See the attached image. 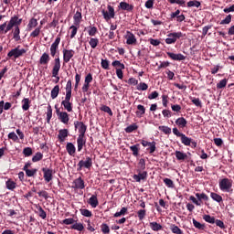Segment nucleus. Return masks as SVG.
<instances>
[{"instance_id": "1", "label": "nucleus", "mask_w": 234, "mask_h": 234, "mask_svg": "<svg viewBox=\"0 0 234 234\" xmlns=\"http://www.w3.org/2000/svg\"><path fill=\"white\" fill-rule=\"evenodd\" d=\"M21 23H23V19L19 18V16H12L6 26L5 34H7V32H10V30H12L13 38L15 39V41H21V29L19 28Z\"/></svg>"}, {"instance_id": "2", "label": "nucleus", "mask_w": 234, "mask_h": 234, "mask_svg": "<svg viewBox=\"0 0 234 234\" xmlns=\"http://www.w3.org/2000/svg\"><path fill=\"white\" fill-rule=\"evenodd\" d=\"M72 80H69L66 84L65 100L61 101V105L68 112H72Z\"/></svg>"}, {"instance_id": "3", "label": "nucleus", "mask_w": 234, "mask_h": 234, "mask_svg": "<svg viewBox=\"0 0 234 234\" xmlns=\"http://www.w3.org/2000/svg\"><path fill=\"white\" fill-rule=\"evenodd\" d=\"M219 189L223 193H233V180L225 177L219 180Z\"/></svg>"}, {"instance_id": "4", "label": "nucleus", "mask_w": 234, "mask_h": 234, "mask_svg": "<svg viewBox=\"0 0 234 234\" xmlns=\"http://www.w3.org/2000/svg\"><path fill=\"white\" fill-rule=\"evenodd\" d=\"M27 52L26 48H21V46H17L16 48L11 49L7 53V58L15 59H17V58H21L22 56H25V53Z\"/></svg>"}, {"instance_id": "5", "label": "nucleus", "mask_w": 234, "mask_h": 234, "mask_svg": "<svg viewBox=\"0 0 234 234\" xmlns=\"http://www.w3.org/2000/svg\"><path fill=\"white\" fill-rule=\"evenodd\" d=\"M195 196H190L189 197V200H191V202H193V204H195L196 206H202V200H205V202H207V200H209V197H207V195H206L205 193H197Z\"/></svg>"}, {"instance_id": "6", "label": "nucleus", "mask_w": 234, "mask_h": 234, "mask_svg": "<svg viewBox=\"0 0 234 234\" xmlns=\"http://www.w3.org/2000/svg\"><path fill=\"white\" fill-rule=\"evenodd\" d=\"M184 35L182 32H174L167 35V37L165 38L166 45H175L176 43L177 39H180V37H184Z\"/></svg>"}, {"instance_id": "7", "label": "nucleus", "mask_w": 234, "mask_h": 234, "mask_svg": "<svg viewBox=\"0 0 234 234\" xmlns=\"http://www.w3.org/2000/svg\"><path fill=\"white\" fill-rule=\"evenodd\" d=\"M61 69V60H59V57L54 59V65L52 69V78H57L56 83L59 81V70Z\"/></svg>"}, {"instance_id": "8", "label": "nucleus", "mask_w": 234, "mask_h": 234, "mask_svg": "<svg viewBox=\"0 0 234 234\" xmlns=\"http://www.w3.org/2000/svg\"><path fill=\"white\" fill-rule=\"evenodd\" d=\"M107 9H108V11L103 9L101 11V14H102L103 18L105 19V21H111V19H114V17L116 16V12L114 11V7L111 5H107Z\"/></svg>"}, {"instance_id": "9", "label": "nucleus", "mask_w": 234, "mask_h": 234, "mask_svg": "<svg viewBox=\"0 0 234 234\" xmlns=\"http://www.w3.org/2000/svg\"><path fill=\"white\" fill-rule=\"evenodd\" d=\"M59 43H61V37L58 36L55 41L50 46V56L54 58L56 54H58V50L59 49Z\"/></svg>"}, {"instance_id": "10", "label": "nucleus", "mask_w": 234, "mask_h": 234, "mask_svg": "<svg viewBox=\"0 0 234 234\" xmlns=\"http://www.w3.org/2000/svg\"><path fill=\"white\" fill-rule=\"evenodd\" d=\"M75 129L79 132V136H85L87 133V125L83 122L76 121L74 122Z\"/></svg>"}, {"instance_id": "11", "label": "nucleus", "mask_w": 234, "mask_h": 234, "mask_svg": "<svg viewBox=\"0 0 234 234\" xmlns=\"http://www.w3.org/2000/svg\"><path fill=\"white\" fill-rule=\"evenodd\" d=\"M56 112L59 122H61V123H64V125H68L70 120V117H69V113L67 112H60L59 110H57Z\"/></svg>"}, {"instance_id": "12", "label": "nucleus", "mask_w": 234, "mask_h": 234, "mask_svg": "<svg viewBox=\"0 0 234 234\" xmlns=\"http://www.w3.org/2000/svg\"><path fill=\"white\" fill-rule=\"evenodd\" d=\"M78 171H81V169H83V167H85L86 169H90V167H92V158L90 157H86V160H80L78 164Z\"/></svg>"}, {"instance_id": "13", "label": "nucleus", "mask_w": 234, "mask_h": 234, "mask_svg": "<svg viewBox=\"0 0 234 234\" xmlns=\"http://www.w3.org/2000/svg\"><path fill=\"white\" fill-rule=\"evenodd\" d=\"M124 39L126 40V45H136L138 43L136 36H134L131 31H126Z\"/></svg>"}, {"instance_id": "14", "label": "nucleus", "mask_w": 234, "mask_h": 234, "mask_svg": "<svg viewBox=\"0 0 234 234\" xmlns=\"http://www.w3.org/2000/svg\"><path fill=\"white\" fill-rule=\"evenodd\" d=\"M62 54H63V62L69 63L70 61V58H74V54H76V51H74L73 49L64 48L62 50Z\"/></svg>"}, {"instance_id": "15", "label": "nucleus", "mask_w": 234, "mask_h": 234, "mask_svg": "<svg viewBox=\"0 0 234 234\" xmlns=\"http://www.w3.org/2000/svg\"><path fill=\"white\" fill-rule=\"evenodd\" d=\"M71 187L72 189H85V181L79 177L73 181Z\"/></svg>"}, {"instance_id": "16", "label": "nucleus", "mask_w": 234, "mask_h": 234, "mask_svg": "<svg viewBox=\"0 0 234 234\" xmlns=\"http://www.w3.org/2000/svg\"><path fill=\"white\" fill-rule=\"evenodd\" d=\"M166 54L168 58L174 61H184V59H186V56H184L182 53L175 54L173 52H166Z\"/></svg>"}, {"instance_id": "17", "label": "nucleus", "mask_w": 234, "mask_h": 234, "mask_svg": "<svg viewBox=\"0 0 234 234\" xmlns=\"http://www.w3.org/2000/svg\"><path fill=\"white\" fill-rule=\"evenodd\" d=\"M87 144V140L85 139V135H79L77 138V145L78 152H81L83 150V146Z\"/></svg>"}, {"instance_id": "18", "label": "nucleus", "mask_w": 234, "mask_h": 234, "mask_svg": "<svg viewBox=\"0 0 234 234\" xmlns=\"http://www.w3.org/2000/svg\"><path fill=\"white\" fill-rule=\"evenodd\" d=\"M119 8L121 10H126V12H133V10H134V5H130L127 2H121L119 4Z\"/></svg>"}, {"instance_id": "19", "label": "nucleus", "mask_w": 234, "mask_h": 234, "mask_svg": "<svg viewBox=\"0 0 234 234\" xmlns=\"http://www.w3.org/2000/svg\"><path fill=\"white\" fill-rule=\"evenodd\" d=\"M42 172L44 173V179L46 182H50L53 178L52 176V169L50 168H42Z\"/></svg>"}, {"instance_id": "20", "label": "nucleus", "mask_w": 234, "mask_h": 234, "mask_svg": "<svg viewBox=\"0 0 234 234\" xmlns=\"http://www.w3.org/2000/svg\"><path fill=\"white\" fill-rule=\"evenodd\" d=\"M68 136H69V130L61 129L58 131V138L60 143L65 142V140H67Z\"/></svg>"}, {"instance_id": "21", "label": "nucleus", "mask_w": 234, "mask_h": 234, "mask_svg": "<svg viewBox=\"0 0 234 234\" xmlns=\"http://www.w3.org/2000/svg\"><path fill=\"white\" fill-rule=\"evenodd\" d=\"M82 18H83V16H81V12L77 11L73 16V25L80 27Z\"/></svg>"}, {"instance_id": "22", "label": "nucleus", "mask_w": 234, "mask_h": 234, "mask_svg": "<svg viewBox=\"0 0 234 234\" xmlns=\"http://www.w3.org/2000/svg\"><path fill=\"white\" fill-rule=\"evenodd\" d=\"M66 151L69 156H74V154H76V146H74L72 143H67Z\"/></svg>"}, {"instance_id": "23", "label": "nucleus", "mask_w": 234, "mask_h": 234, "mask_svg": "<svg viewBox=\"0 0 234 234\" xmlns=\"http://www.w3.org/2000/svg\"><path fill=\"white\" fill-rule=\"evenodd\" d=\"M176 160L179 162H184L185 160H187V154L182 152V151H176L175 153Z\"/></svg>"}, {"instance_id": "24", "label": "nucleus", "mask_w": 234, "mask_h": 234, "mask_svg": "<svg viewBox=\"0 0 234 234\" xmlns=\"http://www.w3.org/2000/svg\"><path fill=\"white\" fill-rule=\"evenodd\" d=\"M88 204H90V206H91V207H98V205L100 204V202L98 201V197L96 195H92L89 201Z\"/></svg>"}, {"instance_id": "25", "label": "nucleus", "mask_w": 234, "mask_h": 234, "mask_svg": "<svg viewBox=\"0 0 234 234\" xmlns=\"http://www.w3.org/2000/svg\"><path fill=\"white\" fill-rule=\"evenodd\" d=\"M48 61H50V55L48 53H43L39 58L40 65H48Z\"/></svg>"}, {"instance_id": "26", "label": "nucleus", "mask_w": 234, "mask_h": 234, "mask_svg": "<svg viewBox=\"0 0 234 234\" xmlns=\"http://www.w3.org/2000/svg\"><path fill=\"white\" fill-rule=\"evenodd\" d=\"M5 187H6V189H9V191H14V189H16L17 187V183H16V181H14L12 179H8L5 182Z\"/></svg>"}, {"instance_id": "27", "label": "nucleus", "mask_w": 234, "mask_h": 234, "mask_svg": "<svg viewBox=\"0 0 234 234\" xmlns=\"http://www.w3.org/2000/svg\"><path fill=\"white\" fill-rule=\"evenodd\" d=\"M147 178V173L144 172H140L138 175H133V180L135 182H142V180H145Z\"/></svg>"}, {"instance_id": "28", "label": "nucleus", "mask_w": 234, "mask_h": 234, "mask_svg": "<svg viewBox=\"0 0 234 234\" xmlns=\"http://www.w3.org/2000/svg\"><path fill=\"white\" fill-rule=\"evenodd\" d=\"M149 226L152 231H162L163 229L162 225L156 221L150 222Z\"/></svg>"}, {"instance_id": "29", "label": "nucleus", "mask_w": 234, "mask_h": 234, "mask_svg": "<svg viewBox=\"0 0 234 234\" xmlns=\"http://www.w3.org/2000/svg\"><path fill=\"white\" fill-rule=\"evenodd\" d=\"M176 124L178 127H181V129H184V127H186L187 125V121L186 120V118L184 117H179L176 121Z\"/></svg>"}, {"instance_id": "30", "label": "nucleus", "mask_w": 234, "mask_h": 234, "mask_svg": "<svg viewBox=\"0 0 234 234\" xmlns=\"http://www.w3.org/2000/svg\"><path fill=\"white\" fill-rule=\"evenodd\" d=\"M201 5H202V4H201L199 1H197V0H191V1H189V2L186 3V6H187L188 8H193V7H195V8H199V6H200Z\"/></svg>"}, {"instance_id": "31", "label": "nucleus", "mask_w": 234, "mask_h": 234, "mask_svg": "<svg viewBox=\"0 0 234 234\" xmlns=\"http://www.w3.org/2000/svg\"><path fill=\"white\" fill-rule=\"evenodd\" d=\"M180 138H181V143L184 145H186V146L191 145V143H192V139L191 138L186 136V134H184V133L181 135Z\"/></svg>"}, {"instance_id": "32", "label": "nucleus", "mask_w": 234, "mask_h": 234, "mask_svg": "<svg viewBox=\"0 0 234 234\" xmlns=\"http://www.w3.org/2000/svg\"><path fill=\"white\" fill-rule=\"evenodd\" d=\"M22 109L23 111H28V109H30V99L24 98L22 100Z\"/></svg>"}, {"instance_id": "33", "label": "nucleus", "mask_w": 234, "mask_h": 234, "mask_svg": "<svg viewBox=\"0 0 234 234\" xmlns=\"http://www.w3.org/2000/svg\"><path fill=\"white\" fill-rule=\"evenodd\" d=\"M71 229H75L76 231H83L85 229V227L82 225V223H78L75 221V223L70 227Z\"/></svg>"}, {"instance_id": "34", "label": "nucleus", "mask_w": 234, "mask_h": 234, "mask_svg": "<svg viewBox=\"0 0 234 234\" xmlns=\"http://www.w3.org/2000/svg\"><path fill=\"white\" fill-rule=\"evenodd\" d=\"M59 95V85H56L52 90H51V98L52 100H56V98Z\"/></svg>"}, {"instance_id": "35", "label": "nucleus", "mask_w": 234, "mask_h": 234, "mask_svg": "<svg viewBox=\"0 0 234 234\" xmlns=\"http://www.w3.org/2000/svg\"><path fill=\"white\" fill-rule=\"evenodd\" d=\"M210 197L212 198V200H214L215 202H218V204H220V202H222V196H220L215 192L210 193Z\"/></svg>"}, {"instance_id": "36", "label": "nucleus", "mask_w": 234, "mask_h": 234, "mask_svg": "<svg viewBox=\"0 0 234 234\" xmlns=\"http://www.w3.org/2000/svg\"><path fill=\"white\" fill-rule=\"evenodd\" d=\"M112 67L116 69H125V64L122 63L120 60H115L112 63Z\"/></svg>"}, {"instance_id": "37", "label": "nucleus", "mask_w": 234, "mask_h": 234, "mask_svg": "<svg viewBox=\"0 0 234 234\" xmlns=\"http://www.w3.org/2000/svg\"><path fill=\"white\" fill-rule=\"evenodd\" d=\"M36 27H37V19L31 18L27 24L28 30H32L33 28H36Z\"/></svg>"}, {"instance_id": "38", "label": "nucleus", "mask_w": 234, "mask_h": 234, "mask_svg": "<svg viewBox=\"0 0 234 234\" xmlns=\"http://www.w3.org/2000/svg\"><path fill=\"white\" fill-rule=\"evenodd\" d=\"M80 27H78V26L76 25H73L69 27V30H71V33H70V39H74V37H76V35L78 34V29Z\"/></svg>"}, {"instance_id": "39", "label": "nucleus", "mask_w": 234, "mask_h": 234, "mask_svg": "<svg viewBox=\"0 0 234 234\" xmlns=\"http://www.w3.org/2000/svg\"><path fill=\"white\" fill-rule=\"evenodd\" d=\"M138 129V124L137 123H133L129 126H127L124 131L125 133H133V131H136Z\"/></svg>"}, {"instance_id": "40", "label": "nucleus", "mask_w": 234, "mask_h": 234, "mask_svg": "<svg viewBox=\"0 0 234 234\" xmlns=\"http://www.w3.org/2000/svg\"><path fill=\"white\" fill-rule=\"evenodd\" d=\"M130 150L133 152V156H138V153H140V144H137L130 146Z\"/></svg>"}, {"instance_id": "41", "label": "nucleus", "mask_w": 234, "mask_h": 234, "mask_svg": "<svg viewBox=\"0 0 234 234\" xmlns=\"http://www.w3.org/2000/svg\"><path fill=\"white\" fill-rule=\"evenodd\" d=\"M127 211H128V208L125 207H122V209H121L119 212H116V213L113 215V217H114L115 218H118V217H122V216H124V215H127Z\"/></svg>"}, {"instance_id": "42", "label": "nucleus", "mask_w": 234, "mask_h": 234, "mask_svg": "<svg viewBox=\"0 0 234 234\" xmlns=\"http://www.w3.org/2000/svg\"><path fill=\"white\" fill-rule=\"evenodd\" d=\"M170 229L174 234H184V231L176 225H171Z\"/></svg>"}, {"instance_id": "43", "label": "nucleus", "mask_w": 234, "mask_h": 234, "mask_svg": "<svg viewBox=\"0 0 234 234\" xmlns=\"http://www.w3.org/2000/svg\"><path fill=\"white\" fill-rule=\"evenodd\" d=\"M100 43V39L91 37L90 38L89 45L91 47V48H96Z\"/></svg>"}, {"instance_id": "44", "label": "nucleus", "mask_w": 234, "mask_h": 234, "mask_svg": "<svg viewBox=\"0 0 234 234\" xmlns=\"http://www.w3.org/2000/svg\"><path fill=\"white\" fill-rule=\"evenodd\" d=\"M37 173V168H33V169H27L26 168V175L28 177L36 176Z\"/></svg>"}, {"instance_id": "45", "label": "nucleus", "mask_w": 234, "mask_h": 234, "mask_svg": "<svg viewBox=\"0 0 234 234\" xmlns=\"http://www.w3.org/2000/svg\"><path fill=\"white\" fill-rule=\"evenodd\" d=\"M50 120H52V106L48 104L47 112V122L50 123Z\"/></svg>"}, {"instance_id": "46", "label": "nucleus", "mask_w": 234, "mask_h": 234, "mask_svg": "<svg viewBox=\"0 0 234 234\" xmlns=\"http://www.w3.org/2000/svg\"><path fill=\"white\" fill-rule=\"evenodd\" d=\"M203 219L205 222H207L208 224H215V217H211L210 215H205L203 216Z\"/></svg>"}, {"instance_id": "47", "label": "nucleus", "mask_w": 234, "mask_h": 234, "mask_svg": "<svg viewBox=\"0 0 234 234\" xmlns=\"http://www.w3.org/2000/svg\"><path fill=\"white\" fill-rule=\"evenodd\" d=\"M137 109H138V112H136L137 116L142 117L144 116V114H145V107H144V105L139 104L137 106Z\"/></svg>"}, {"instance_id": "48", "label": "nucleus", "mask_w": 234, "mask_h": 234, "mask_svg": "<svg viewBox=\"0 0 234 234\" xmlns=\"http://www.w3.org/2000/svg\"><path fill=\"white\" fill-rule=\"evenodd\" d=\"M80 212L83 217H92V212L87 208H80Z\"/></svg>"}, {"instance_id": "49", "label": "nucleus", "mask_w": 234, "mask_h": 234, "mask_svg": "<svg viewBox=\"0 0 234 234\" xmlns=\"http://www.w3.org/2000/svg\"><path fill=\"white\" fill-rule=\"evenodd\" d=\"M170 5H179L180 6H186V0H168Z\"/></svg>"}, {"instance_id": "50", "label": "nucleus", "mask_w": 234, "mask_h": 234, "mask_svg": "<svg viewBox=\"0 0 234 234\" xmlns=\"http://www.w3.org/2000/svg\"><path fill=\"white\" fill-rule=\"evenodd\" d=\"M192 222L194 224V227L197 228V229H204L206 226L198 221L197 219L193 218Z\"/></svg>"}, {"instance_id": "51", "label": "nucleus", "mask_w": 234, "mask_h": 234, "mask_svg": "<svg viewBox=\"0 0 234 234\" xmlns=\"http://www.w3.org/2000/svg\"><path fill=\"white\" fill-rule=\"evenodd\" d=\"M40 160H43V154L41 152H37L33 157L32 162H39Z\"/></svg>"}, {"instance_id": "52", "label": "nucleus", "mask_w": 234, "mask_h": 234, "mask_svg": "<svg viewBox=\"0 0 234 234\" xmlns=\"http://www.w3.org/2000/svg\"><path fill=\"white\" fill-rule=\"evenodd\" d=\"M101 229L102 233H104V234L111 233V229L109 228V225H107L106 223L101 224Z\"/></svg>"}, {"instance_id": "53", "label": "nucleus", "mask_w": 234, "mask_h": 234, "mask_svg": "<svg viewBox=\"0 0 234 234\" xmlns=\"http://www.w3.org/2000/svg\"><path fill=\"white\" fill-rule=\"evenodd\" d=\"M146 213H147V211L145 209L138 210L137 217H138L139 220H144L145 218Z\"/></svg>"}, {"instance_id": "54", "label": "nucleus", "mask_w": 234, "mask_h": 234, "mask_svg": "<svg viewBox=\"0 0 234 234\" xmlns=\"http://www.w3.org/2000/svg\"><path fill=\"white\" fill-rule=\"evenodd\" d=\"M76 220L72 218H66L60 222V224H65V226H70L71 224H75Z\"/></svg>"}, {"instance_id": "55", "label": "nucleus", "mask_w": 234, "mask_h": 234, "mask_svg": "<svg viewBox=\"0 0 234 234\" xmlns=\"http://www.w3.org/2000/svg\"><path fill=\"white\" fill-rule=\"evenodd\" d=\"M149 89V86L145 82H140L137 85V90H147Z\"/></svg>"}, {"instance_id": "56", "label": "nucleus", "mask_w": 234, "mask_h": 234, "mask_svg": "<svg viewBox=\"0 0 234 234\" xmlns=\"http://www.w3.org/2000/svg\"><path fill=\"white\" fill-rule=\"evenodd\" d=\"M228 85V80L223 79L217 84V89H224Z\"/></svg>"}, {"instance_id": "57", "label": "nucleus", "mask_w": 234, "mask_h": 234, "mask_svg": "<svg viewBox=\"0 0 234 234\" xmlns=\"http://www.w3.org/2000/svg\"><path fill=\"white\" fill-rule=\"evenodd\" d=\"M159 131L165 134H171V128L169 126H159Z\"/></svg>"}, {"instance_id": "58", "label": "nucleus", "mask_w": 234, "mask_h": 234, "mask_svg": "<svg viewBox=\"0 0 234 234\" xmlns=\"http://www.w3.org/2000/svg\"><path fill=\"white\" fill-rule=\"evenodd\" d=\"M37 209H38V217H40V218H43V220H45V218H47V212H45V210L41 207H38Z\"/></svg>"}, {"instance_id": "59", "label": "nucleus", "mask_w": 234, "mask_h": 234, "mask_svg": "<svg viewBox=\"0 0 234 234\" xmlns=\"http://www.w3.org/2000/svg\"><path fill=\"white\" fill-rule=\"evenodd\" d=\"M7 136H8V139L13 140V142H18L19 140V137L14 132L9 133Z\"/></svg>"}, {"instance_id": "60", "label": "nucleus", "mask_w": 234, "mask_h": 234, "mask_svg": "<svg viewBox=\"0 0 234 234\" xmlns=\"http://www.w3.org/2000/svg\"><path fill=\"white\" fill-rule=\"evenodd\" d=\"M231 15H228L223 20H221L220 25H229L231 23Z\"/></svg>"}, {"instance_id": "61", "label": "nucleus", "mask_w": 234, "mask_h": 234, "mask_svg": "<svg viewBox=\"0 0 234 234\" xmlns=\"http://www.w3.org/2000/svg\"><path fill=\"white\" fill-rule=\"evenodd\" d=\"M101 111H103V112H107V114L112 116V110H111V108L107 105L101 106Z\"/></svg>"}, {"instance_id": "62", "label": "nucleus", "mask_w": 234, "mask_h": 234, "mask_svg": "<svg viewBox=\"0 0 234 234\" xmlns=\"http://www.w3.org/2000/svg\"><path fill=\"white\" fill-rule=\"evenodd\" d=\"M41 34V27H37L33 32L30 34V37H37Z\"/></svg>"}, {"instance_id": "63", "label": "nucleus", "mask_w": 234, "mask_h": 234, "mask_svg": "<svg viewBox=\"0 0 234 234\" xmlns=\"http://www.w3.org/2000/svg\"><path fill=\"white\" fill-rule=\"evenodd\" d=\"M23 154L25 156H32V148H30V147L24 148Z\"/></svg>"}, {"instance_id": "64", "label": "nucleus", "mask_w": 234, "mask_h": 234, "mask_svg": "<svg viewBox=\"0 0 234 234\" xmlns=\"http://www.w3.org/2000/svg\"><path fill=\"white\" fill-rule=\"evenodd\" d=\"M101 65L104 69V70H109V60L102 58Z\"/></svg>"}]
</instances>
